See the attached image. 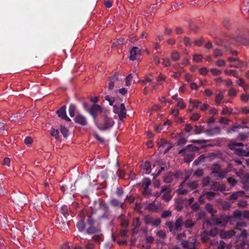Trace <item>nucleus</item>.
<instances>
[{
	"instance_id": "f257e3e1",
	"label": "nucleus",
	"mask_w": 249,
	"mask_h": 249,
	"mask_svg": "<svg viewBox=\"0 0 249 249\" xmlns=\"http://www.w3.org/2000/svg\"><path fill=\"white\" fill-rule=\"evenodd\" d=\"M242 217V213L239 210H236L234 212L232 216L223 215L218 218H214L213 220V223L217 226L225 227L228 222L232 220L233 218L240 219Z\"/></svg>"
},
{
	"instance_id": "f03ea898",
	"label": "nucleus",
	"mask_w": 249,
	"mask_h": 249,
	"mask_svg": "<svg viewBox=\"0 0 249 249\" xmlns=\"http://www.w3.org/2000/svg\"><path fill=\"white\" fill-rule=\"evenodd\" d=\"M198 150L199 149L196 146L190 144L185 148L180 150L178 153L182 156H184L185 161L189 163L193 160L195 156L194 152Z\"/></svg>"
},
{
	"instance_id": "7ed1b4c3",
	"label": "nucleus",
	"mask_w": 249,
	"mask_h": 249,
	"mask_svg": "<svg viewBox=\"0 0 249 249\" xmlns=\"http://www.w3.org/2000/svg\"><path fill=\"white\" fill-rule=\"evenodd\" d=\"M103 118L102 121L97 124L98 128L102 131L107 130L110 129L114 124V122L112 118L107 116L106 112L103 115Z\"/></svg>"
},
{
	"instance_id": "20e7f679",
	"label": "nucleus",
	"mask_w": 249,
	"mask_h": 249,
	"mask_svg": "<svg viewBox=\"0 0 249 249\" xmlns=\"http://www.w3.org/2000/svg\"><path fill=\"white\" fill-rule=\"evenodd\" d=\"M242 142H237L235 141H231L228 144V147L231 150H234L235 153L238 156H249V152L244 150L241 148H236L238 146H243Z\"/></svg>"
},
{
	"instance_id": "39448f33",
	"label": "nucleus",
	"mask_w": 249,
	"mask_h": 249,
	"mask_svg": "<svg viewBox=\"0 0 249 249\" xmlns=\"http://www.w3.org/2000/svg\"><path fill=\"white\" fill-rule=\"evenodd\" d=\"M202 186L203 187H208L210 189L213 190H220L222 192L225 190L223 186L219 187L217 183L211 180V178L207 177L202 180Z\"/></svg>"
},
{
	"instance_id": "423d86ee",
	"label": "nucleus",
	"mask_w": 249,
	"mask_h": 249,
	"mask_svg": "<svg viewBox=\"0 0 249 249\" xmlns=\"http://www.w3.org/2000/svg\"><path fill=\"white\" fill-rule=\"evenodd\" d=\"M88 112L93 117L94 120H96L97 116L103 114V110L99 105H93L89 110Z\"/></svg>"
},
{
	"instance_id": "0eeeda50",
	"label": "nucleus",
	"mask_w": 249,
	"mask_h": 249,
	"mask_svg": "<svg viewBox=\"0 0 249 249\" xmlns=\"http://www.w3.org/2000/svg\"><path fill=\"white\" fill-rule=\"evenodd\" d=\"M158 144L160 148H161L160 151L162 149H164L163 152L164 154L167 153L172 147V144L168 142L163 139H161L158 142Z\"/></svg>"
},
{
	"instance_id": "6e6552de",
	"label": "nucleus",
	"mask_w": 249,
	"mask_h": 249,
	"mask_svg": "<svg viewBox=\"0 0 249 249\" xmlns=\"http://www.w3.org/2000/svg\"><path fill=\"white\" fill-rule=\"evenodd\" d=\"M171 189L169 186H164L162 187L160 191L159 192V196H160L162 193H164L162 196V198L166 201H168L171 198Z\"/></svg>"
},
{
	"instance_id": "1a4fd4ad",
	"label": "nucleus",
	"mask_w": 249,
	"mask_h": 249,
	"mask_svg": "<svg viewBox=\"0 0 249 249\" xmlns=\"http://www.w3.org/2000/svg\"><path fill=\"white\" fill-rule=\"evenodd\" d=\"M66 110V107L65 106H63L56 111V113L59 117L66 120V121L70 122L71 121V120L67 116Z\"/></svg>"
},
{
	"instance_id": "9d476101",
	"label": "nucleus",
	"mask_w": 249,
	"mask_h": 249,
	"mask_svg": "<svg viewBox=\"0 0 249 249\" xmlns=\"http://www.w3.org/2000/svg\"><path fill=\"white\" fill-rule=\"evenodd\" d=\"M184 224V220L182 216H178L176 217L174 223L175 229L177 231H180L182 230Z\"/></svg>"
},
{
	"instance_id": "9b49d317",
	"label": "nucleus",
	"mask_w": 249,
	"mask_h": 249,
	"mask_svg": "<svg viewBox=\"0 0 249 249\" xmlns=\"http://www.w3.org/2000/svg\"><path fill=\"white\" fill-rule=\"evenodd\" d=\"M235 234L234 230H231L229 231L223 230L220 232V236L221 238L229 239L231 238Z\"/></svg>"
},
{
	"instance_id": "f8f14e48",
	"label": "nucleus",
	"mask_w": 249,
	"mask_h": 249,
	"mask_svg": "<svg viewBox=\"0 0 249 249\" xmlns=\"http://www.w3.org/2000/svg\"><path fill=\"white\" fill-rule=\"evenodd\" d=\"M188 177H186L184 181L182 183V185L186 186L187 188L190 189V190H193L197 187L198 184L196 181H193L191 182H186L188 179Z\"/></svg>"
},
{
	"instance_id": "ddd939ff",
	"label": "nucleus",
	"mask_w": 249,
	"mask_h": 249,
	"mask_svg": "<svg viewBox=\"0 0 249 249\" xmlns=\"http://www.w3.org/2000/svg\"><path fill=\"white\" fill-rule=\"evenodd\" d=\"M75 122L81 125L85 126L88 124L86 118L81 114L77 115L74 119Z\"/></svg>"
},
{
	"instance_id": "4468645a",
	"label": "nucleus",
	"mask_w": 249,
	"mask_h": 249,
	"mask_svg": "<svg viewBox=\"0 0 249 249\" xmlns=\"http://www.w3.org/2000/svg\"><path fill=\"white\" fill-rule=\"evenodd\" d=\"M141 54L140 50L136 47H134L132 48L130 52V59L131 60H135L137 58V56Z\"/></svg>"
},
{
	"instance_id": "2eb2a0df",
	"label": "nucleus",
	"mask_w": 249,
	"mask_h": 249,
	"mask_svg": "<svg viewBox=\"0 0 249 249\" xmlns=\"http://www.w3.org/2000/svg\"><path fill=\"white\" fill-rule=\"evenodd\" d=\"M151 184V180L148 178H145L142 180V185L144 186L143 194L148 195L150 193L149 190V186Z\"/></svg>"
},
{
	"instance_id": "dca6fc26",
	"label": "nucleus",
	"mask_w": 249,
	"mask_h": 249,
	"mask_svg": "<svg viewBox=\"0 0 249 249\" xmlns=\"http://www.w3.org/2000/svg\"><path fill=\"white\" fill-rule=\"evenodd\" d=\"M215 195L216 194L213 192H205L199 197V201H202L204 198L211 200L215 196Z\"/></svg>"
},
{
	"instance_id": "f3484780",
	"label": "nucleus",
	"mask_w": 249,
	"mask_h": 249,
	"mask_svg": "<svg viewBox=\"0 0 249 249\" xmlns=\"http://www.w3.org/2000/svg\"><path fill=\"white\" fill-rule=\"evenodd\" d=\"M110 204L114 207H119L122 209H124L125 207L124 203H122L115 198L111 199L110 201Z\"/></svg>"
},
{
	"instance_id": "a211bd4d",
	"label": "nucleus",
	"mask_w": 249,
	"mask_h": 249,
	"mask_svg": "<svg viewBox=\"0 0 249 249\" xmlns=\"http://www.w3.org/2000/svg\"><path fill=\"white\" fill-rule=\"evenodd\" d=\"M241 181L243 189L246 191L249 190V174L245 175L242 177Z\"/></svg>"
},
{
	"instance_id": "6ab92c4d",
	"label": "nucleus",
	"mask_w": 249,
	"mask_h": 249,
	"mask_svg": "<svg viewBox=\"0 0 249 249\" xmlns=\"http://www.w3.org/2000/svg\"><path fill=\"white\" fill-rule=\"evenodd\" d=\"M221 129L219 127H215L206 131V134L208 136H214L220 133Z\"/></svg>"
},
{
	"instance_id": "aec40b11",
	"label": "nucleus",
	"mask_w": 249,
	"mask_h": 249,
	"mask_svg": "<svg viewBox=\"0 0 249 249\" xmlns=\"http://www.w3.org/2000/svg\"><path fill=\"white\" fill-rule=\"evenodd\" d=\"M126 117V109L124 104L120 105V109L119 113V118L120 120H123Z\"/></svg>"
},
{
	"instance_id": "412c9836",
	"label": "nucleus",
	"mask_w": 249,
	"mask_h": 249,
	"mask_svg": "<svg viewBox=\"0 0 249 249\" xmlns=\"http://www.w3.org/2000/svg\"><path fill=\"white\" fill-rule=\"evenodd\" d=\"M244 194V192L242 191H239L234 192L230 196L229 200H236L239 196H243Z\"/></svg>"
},
{
	"instance_id": "4be33fe9",
	"label": "nucleus",
	"mask_w": 249,
	"mask_h": 249,
	"mask_svg": "<svg viewBox=\"0 0 249 249\" xmlns=\"http://www.w3.org/2000/svg\"><path fill=\"white\" fill-rule=\"evenodd\" d=\"M196 239L193 238L191 243L188 242L186 240H183L181 242L182 247L184 248H188L190 249V248H193V246H195L194 244L196 243Z\"/></svg>"
},
{
	"instance_id": "5701e85b",
	"label": "nucleus",
	"mask_w": 249,
	"mask_h": 249,
	"mask_svg": "<svg viewBox=\"0 0 249 249\" xmlns=\"http://www.w3.org/2000/svg\"><path fill=\"white\" fill-rule=\"evenodd\" d=\"M195 225V222L193 221L191 219L188 218L184 221L183 225L187 229L193 228Z\"/></svg>"
},
{
	"instance_id": "b1692460",
	"label": "nucleus",
	"mask_w": 249,
	"mask_h": 249,
	"mask_svg": "<svg viewBox=\"0 0 249 249\" xmlns=\"http://www.w3.org/2000/svg\"><path fill=\"white\" fill-rule=\"evenodd\" d=\"M224 99V95H223V94L220 92V93H217L215 95V104L219 106L220 105V104H221L222 103V101Z\"/></svg>"
},
{
	"instance_id": "393cba45",
	"label": "nucleus",
	"mask_w": 249,
	"mask_h": 249,
	"mask_svg": "<svg viewBox=\"0 0 249 249\" xmlns=\"http://www.w3.org/2000/svg\"><path fill=\"white\" fill-rule=\"evenodd\" d=\"M175 207L178 211H181L183 208V200L180 199L177 200L175 203Z\"/></svg>"
},
{
	"instance_id": "a878e982",
	"label": "nucleus",
	"mask_w": 249,
	"mask_h": 249,
	"mask_svg": "<svg viewBox=\"0 0 249 249\" xmlns=\"http://www.w3.org/2000/svg\"><path fill=\"white\" fill-rule=\"evenodd\" d=\"M76 226L79 231L81 232L85 229L86 224L83 220H80L77 223Z\"/></svg>"
},
{
	"instance_id": "bb28decb",
	"label": "nucleus",
	"mask_w": 249,
	"mask_h": 249,
	"mask_svg": "<svg viewBox=\"0 0 249 249\" xmlns=\"http://www.w3.org/2000/svg\"><path fill=\"white\" fill-rule=\"evenodd\" d=\"M75 110L76 106L73 104H71L69 108V113L71 117H74Z\"/></svg>"
},
{
	"instance_id": "cd10ccee",
	"label": "nucleus",
	"mask_w": 249,
	"mask_h": 249,
	"mask_svg": "<svg viewBox=\"0 0 249 249\" xmlns=\"http://www.w3.org/2000/svg\"><path fill=\"white\" fill-rule=\"evenodd\" d=\"M98 231L97 229L94 225L90 226L87 230V233L89 234H92L96 233Z\"/></svg>"
},
{
	"instance_id": "c85d7f7f",
	"label": "nucleus",
	"mask_w": 249,
	"mask_h": 249,
	"mask_svg": "<svg viewBox=\"0 0 249 249\" xmlns=\"http://www.w3.org/2000/svg\"><path fill=\"white\" fill-rule=\"evenodd\" d=\"M60 212L66 218H67V216L69 215L68 207L66 206L61 207L60 208Z\"/></svg>"
},
{
	"instance_id": "c756f323",
	"label": "nucleus",
	"mask_w": 249,
	"mask_h": 249,
	"mask_svg": "<svg viewBox=\"0 0 249 249\" xmlns=\"http://www.w3.org/2000/svg\"><path fill=\"white\" fill-rule=\"evenodd\" d=\"M143 169L145 170L146 173L150 172L151 165L149 162L146 161L142 165Z\"/></svg>"
},
{
	"instance_id": "7c9ffc66",
	"label": "nucleus",
	"mask_w": 249,
	"mask_h": 249,
	"mask_svg": "<svg viewBox=\"0 0 249 249\" xmlns=\"http://www.w3.org/2000/svg\"><path fill=\"white\" fill-rule=\"evenodd\" d=\"M173 174L169 173L167 174L164 177V181L166 183H170L173 179Z\"/></svg>"
},
{
	"instance_id": "2f4dec72",
	"label": "nucleus",
	"mask_w": 249,
	"mask_h": 249,
	"mask_svg": "<svg viewBox=\"0 0 249 249\" xmlns=\"http://www.w3.org/2000/svg\"><path fill=\"white\" fill-rule=\"evenodd\" d=\"M120 218H121V225L122 226V227L124 228H126L127 227V226H128V221L127 219H126L125 218H124L123 215H121L120 216Z\"/></svg>"
},
{
	"instance_id": "473e14b6",
	"label": "nucleus",
	"mask_w": 249,
	"mask_h": 249,
	"mask_svg": "<svg viewBox=\"0 0 249 249\" xmlns=\"http://www.w3.org/2000/svg\"><path fill=\"white\" fill-rule=\"evenodd\" d=\"M185 188L186 186H183L181 184V187L177 190V193L179 195H185L188 192V190Z\"/></svg>"
},
{
	"instance_id": "72a5a7b5",
	"label": "nucleus",
	"mask_w": 249,
	"mask_h": 249,
	"mask_svg": "<svg viewBox=\"0 0 249 249\" xmlns=\"http://www.w3.org/2000/svg\"><path fill=\"white\" fill-rule=\"evenodd\" d=\"M225 73L227 75H232L234 77H236L238 75V72L236 71L230 70H225L224 71Z\"/></svg>"
},
{
	"instance_id": "f704fd0d",
	"label": "nucleus",
	"mask_w": 249,
	"mask_h": 249,
	"mask_svg": "<svg viewBox=\"0 0 249 249\" xmlns=\"http://www.w3.org/2000/svg\"><path fill=\"white\" fill-rule=\"evenodd\" d=\"M203 56L201 54H195L194 55L193 60L194 62L199 63L202 60Z\"/></svg>"
},
{
	"instance_id": "c9c22d12",
	"label": "nucleus",
	"mask_w": 249,
	"mask_h": 249,
	"mask_svg": "<svg viewBox=\"0 0 249 249\" xmlns=\"http://www.w3.org/2000/svg\"><path fill=\"white\" fill-rule=\"evenodd\" d=\"M146 209L149 211L155 212L158 209V207L154 203H150L147 206Z\"/></svg>"
},
{
	"instance_id": "e433bc0d",
	"label": "nucleus",
	"mask_w": 249,
	"mask_h": 249,
	"mask_svg": "<svg viewBox=\"0 0 249 249\" xmlns=\"http://www.w3.org/2000/svg\"><path fill=\"white\" fill-rule=\"evenodd\" d=\"M171 58L173 61H176L179 59L180 55L177 51H174L171 53Z\"/></svg>"
},
{
	"instance_id": "4c0bfd02",
	"label": "nucleus",
	"mask_w": 249,
	"mask_h": 249,
	"mask_svg": "<svg viewBox=\"0 0 249 249\" xmlns=\"http://www.w3.org/2000/svg\"><path fill=\"white\" fill-rule=\"evenodd\" d=\"M166 77L162 75V74H160L159 76L157 78V82L160 85H162L163 83V82L165 80Z\"/></svg>"
},
{
	"instance_id": "58836bf2",
	"label": "nucleus",
	"mask_w": 249,
	"mask_h": 249,
	"mask_svg": "<svg viewBox=\"0 0 249 249\" xmlns=\"http://www.w3.org/2000/svg\"><path fill=\"white\" fill-rule=\"evenodd\" d=\"M206 209L207 211L212 214H214L216 213V211L214 210L213 206L212 204L208 203L206 205Z\"/></svg>"
},
{
	"instance_id": "ea45409f",
	"label": "nucleus",
	"mask_w": 249,
	"mask_h": 249,
	"mask_svg": "<svg viewBox=\"0 0 249 249\" xmlns=\"http://www.w3.org/2000/svg\"><path fill=\"white\" fill-rule=\"evenodd\" d=\"M200 103L201 102L198 100H193L192 99L189 100V103L192 105L193 107L195 108H199Z\"/></svg>"
},
{
	"instance_id": "a19ab883",
	"label": "nucleus",
	"mask_w": 249,
	"mask_h": 249,
	"mask_svg": "<svg viewBox=\"0 0 249 249\" xmlns=\"http://www.w3.org/2000/svg\"><path fill=\"white\" fill-rule=\"evenodd\" d=\"M236 83L240 87L244 88V90H246V87L245 83V81L242 78H240L236 81Z\"/></svg>"
},
{
	"instance_id": "79ce46f5",
	"label": "nucleus",
	"mask_w": 249,
	"mask_h": 249,
	"mask_svg": "<svg viewBox=\"0 0 249 249\" xmlns=\"http://www.w3.org/2000/svg\"><path fill=\"white\" fill-rule=\"evenodd\" d=\"M234 64H235V66H238L239 65V68H240V67H243V66H245L246 67L247 66V64L244 63V62L240 60L239 59H236L235 61L234 62Z\"/></svg>"
},
{
	"instance_id": "37998d69",
	"label": "nucleus",
	"mask_w": 249,
	"mask_h": 249,
	"mask_svg": "<svg viewBox=\"0 0 249 249\" xmlns=\"http://www.w3.org/2000/svg\"><path fill=\"white\" fill-rule=\"evenodd\" d=\"M87 221L89 226L94 225L95 223L94 219L90 215L88 216Z\"/></svg>"
},
{
	"instance_id": "c03bdc74",
	"label": "nucleus",
	"mask_w": 249,
	"mask_h": 249,
	"mask_svg": "<svg viewBox=\"0 0 249 249\" xmlns=\"http://www.w3.org/2000/svg\"><path fill=\"white\" fill-rule=\"evenodd\" d=\"M60 131L64 137H67L68 135V130L67 128L65 126H61L60 128Z\"/></svg>"
},
{
	"instance_id": "a18cd8bd",
	"label": "nucleus",
	"mask_w": 249,
	"mask_h": 249,
	"mask_svg": "<svg viewBox=\"0 0 249 249\" xmlns=\"http://www.w3.org/2000/svg\"><path fill=\"white\" fill-rule=\"evenodd\" d=\"M202 129V128L201 126H196L194 129L193 128V131L195 134H198L201 133Z\"/></svg>"
},
{
	"instance_id": "49530a36",
	"label": "nucleus",
	"mask_w": 249,
	"mask_h": 249,
	"mask_svg": "<svg viewBox=\"0 0 249 249\" xmlns=\"http://www.w3.org/2000/svg\"><path fill=\"white\" fill-rule=\"evenodd\" d=\"M166 225L169 228V231L172 232L173 231L174 228H175L174 224L173 221H169L166 222Z\"/></svg>"
},
{
	"instance_id": "de8ad7c7",
	"label": "nucleus",
	"mask_w": 249,
	"mask_h": 249,
	"mask_svg": "<svg viewBox=\"0 0 249 249\" xmlns=\"http://www.w3.org/2000/svg\"><path fill=\"white\" fill-rule=\"evenodd\" d=\"M205 159V156L204 155H202L199 156L197 159L195 160L194 162V163L195 164L197 165L199 163L201 162H203Z\"/></svg>"
},
{
	"instance_id": "09e8293b",
	"label": "nucleus",
	"mask_w": 249,
	"mask_h": 249,
	"mask_svg": "<svg viewBox=\"0 0 249 249\" xmlns=\"http://www.w3.org/2000/svg\"><path fill=\"white\" fill-rule=\"evenodd\" d=\"M105 99L109 102V105L113 106L115 101V99L113 97H110L109 95H107L105 96Z\"/></svg>"
},
{
	"instance_id": "8fccbe9b",
	"label": "nucleus",
	"mask_w": 249,
	"mask_h": 249,
	"mask_svg": "<svg viewBox=\"0 0 249 249\" xmlns=\"http://www.w3.org/2000/svg\"><path fill=\"white\" fill-rule=\"evenodd\" d=\"M133 226L135 228H138L141 226V222L139 218H135L134 219Z\"/></svg>"
},
{
	"instance_id": "3c124183",
	"label": "nucleus",
	"mask_w": 249,
	"mask_h": 249,
	"mask_svg": "<svg viewBox=\"0 0 249 249\" xmlns=\"http://www.w3.org/2000/svg\"><path fill=\"white\" fill-rule=\"evenodd\" d=\"M228 181L232 186H234L237 183V180L232 177L229 178H228Z\"/></svg>"
},
{
	"instance_id": "603ef678",
	"label": "nucleus",
	"mask_w": 249,
	"mask_h": 249,
	"mask_svg": "<svg viewBox=\"0 0 249 249\" xmlns=\"http://www.w3.org/2000/svg\"><path fill=\"white\" fill-rule=\"evenodd\" d=\"M236 93V90L233 88H230L228 92V95L231 97H235Z\"/></svg>"
},
{
	"instance_id": "864d4df0",
	"label": "nucleus",
	"mask_w": 249,
	"mask_h": 249,
	"mask_svg": "<svg viewBox=\"0 0 249 249\" xmlns=\"http://www.w3.org/2000/svg\"><path fill=\"white\" fill-rule=\"evenodd\" d=\"M59 133L58 129H52L51 131V135L54 136L56 139L59 137Z\"/></svg>"
},
{
	"instance_id": "5fc2aeb1",
	"label": "nucleus",
	"mask_w": 249,
	"mask_h": 249,
	"mask_svg": "<svg viewBox=\"0 0 249 249\" xmlns=\"http://www.w3.org/2000/svg\"><path fill=\"white\" fill-rule=\"evenodd\" d=\"M247 226V224L244 222H241L236 223L235 229L237 230H240L242 227H246Z\"/></svg>"
},
{
	"instance_id": "6e6d98bb",
	"label": "nucleus",
	"mask_w": 249,
	"mask_h": 249,
	"mask_svg": "<svg viewBox=\"0 0 249 249\" xmlns=\"http://www.w3.org/2000/svg\"><path fill=\"white\" fill-rule=\"evenodd\" d=\"M162 64L164 67H167L170 65L171 62H170V60L168 58H163L162 59Z\"/></svg>"
},
{
	"instance_id": "4d7b16f0",
	"label": "nucleus",
	"mask_w": 249,
	"mask_h": 249,
	"mask_svg": "<svg viewBox=\"0 0 249 249\" xmlns=\"http://www.w3.org/2000/svg\"><path fill=\"white\" fill-rule=\"evenodd\" d=\"M100 208L105 212H107L108 210V207L107 205L102 202L100 203Z\"/></svg>"
},
{
	"instance_id": "13d9d810",
	"label": "nucleus",
	"mask_w": 249,
	"mask_h": 249,
	"mask_svg": "<svg viewBox=\"0 0 249 249\" xmlns=\"http://www.w3.org/2000/svg\"><path fill=\"white\" fill-rule=\"evenodd\" d=\"M186 143V140L184 138L180 137L178 142V145L179 146H182L185 144Z\"/></svg>"
},
{
	"instance_id": "bf43d9fd",
	"label": "nucleus",
	"mask_w": 249,
	"mask_h": 249,
	"mask_svg": "<svg viewBox=\"0 0 249 249\" xmlns=\"http://www.w3.org/2000/svg\"><path fill=\"white\" fill-rule=\"evenodd\" d=\"M213 55L215 57H217L222 55V53L219 49H215L213 51Z\"/></svg>"
},
{
	"instance_id": "052dcab7",
	"label": "nucleus",
	"mask_w": 249,
	"mask_h": 249,
	"mask_svg": "<svg viewBox=\"0 0 249 249\" xmlns=\"http://www.w3.org/2000/svg\"><path fill=\"white\" fill-rule=\"evenodd\" d=\"M118 78L119 73L118 72H115L112 76L109 77V80L115 82L118 80Z\"/></svg>"
},
{
	"instance_id": "680f3d73",
	"label": "nucleus",
	"mask_w": 249,
	"mask_h": 249,
	"mask_svg": "<svg viewBox=\"0 0 249 249\" xmlns=\"http://www.w3.org/2000/svg\"><path fill=\"white\" fill-rule=\"evenodd\" d=\"M190 29L194 32H196L198 30V27L195 23H192L190 25Z\"/></svg>"
},
{
	"instance_id": "e2e57ef3",
	"label": "nucleus",
	"mask_w": 249,
	"mask_h": 249,
	"mask_svg": "<svg viewBox=\"0 0 249 249\" xmlns=\"http://www.w3.org/2000/svg\"><path fill=\"white\" fill-rule=\"evenodd\" d=\"M231 109H229L227 107H226L223 109L222 113L224 115H230L231 113Z\"/></svg>"
},
{
	"instance_id": "0e129e2a",
	"label": "nucleus",
	"mask_w": 249,
	"mask_h": 249,
	"mask_svg": "<svg viewBox=\"0 0 249 249\" xmlns=\"http://www.w3.org/2000/svg\"><path fill=\"white\" fill-rule=\"evenodd\" d=\"M171 212L170 211H164L161 214V217L163 218H167L171 215Z\"/></svg>"
},
{
	"instance_id": "69168bd1",
	"label": "nucleus",
	"mask_w": 249,
	"mask_h": 249,
	"mask_svg": "<svg viewBox=\"0 0 249 249\" xmlns=\"http://www.w3.org/2000/svg\"><path fill=\"white\" fill-rule=\"evenodd\" d=\"M243 4L246 7L244 10L246 13L249 11V0H244L243 1Z\"/></svg>"
},
{
	"instance_id": "338daca9",
	"label": "nucleus",
	"mask_w": 249,
	"mask_h": 249,
	"mask_svg": "<svg viewBox=\"0 0 249 249\" xmlns=\"http://www.w3.org/2000/svg\"><path fill=\"white\" fill-rule=\"evenodd\" d=\"M200 118V115L198 113H193L191 116V120L193 121H197Z\"/></svg>"
},
{
	"instance_id": "774afa93",
	"label": "nucleus",
	"mask_w": 249,
	"mask_h": 249,
	"mask_svg": "<svg viewBox=\"0 0 249 249\" xmlns=\"http://www.w3.org/2000/svg\"><path fill=\"white\" fill-rule=\"evenodd\" d=\"M177 106L178 107H179L180 109H183L186 107V105L185 103H184L182 99H180L178 101Z\"/></svg>"
}]
</instances>
